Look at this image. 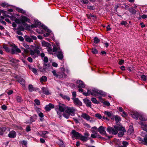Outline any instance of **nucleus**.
I'll list each match as a JSON object with an SVG mask.
<instances>
[{
  "label": "nucleus",
  "mask_w": 147,
  "mask_h": 147,
  "mask_svg": "<svg viewBox=\"0 0 147 147\" xmlns=\"http://www.w3.org/2000/svg\"><path fill=\"white\" fill-rule=\"evenodd\" d=\"M90 94L94 96H98L99 95L102 96H104L105 95V92L102 90H99L97 89L93 90L92 91L88 90L87 92L83 93V94L86 96H88Z\"/></svg>",
  "instance_id": "obj_1"
},
{
  "label": "nucleus",
  "mask_w": 147,
  "mask_h": 147,
  "mask_svg": "<svg viewBox=\"0 0 147 147\" xmlns=\"http://www.w3.org/2000/svg\"><path fill=\"white\" fill-rule=\"evenodd\" d=\"M114 129L112 127H108L107 129V130L110 134L116 135L118 133V130H119L121 128L123 130H124L121 125H115L114 126Z\"/></svg>",
  "instance_id": "obj_2"
},
{
  "label": "nucleus",
  "mask_w": 147,
  "mask_h": 147,
  "mask_svg": "<svg viewBox=\"0 0 147 147\" xmlns=\"http://www.w3.org/2000/svg\"><path fill=\"white\" fill-rule=\"evenodd\" d=\"M28 20L27 17L25 16H21L20 19H19L17 18H16L15 21L17 24H20L22 23L24 26L26 28L28 27V25L26 22Z\"/></svg>",
  "instance_id": "obj_3"
},
{
  "label": "nucleus",
  "mask_w": 147,
  "mask_h": 147,
  "mask_svg": "<svg viewBox=\"0 0 147 147\" xmlns=\"http://www.w3.org/2000/svg\"><path fill=\"white\" fill-rule=\"evenodd\" d=\"M98 130L97 128L96 127H94L92 128L91 131L92 133L91 135V137L93 138H100L101 137L100 136L98 133L97 131Z\"/></svg>",
  "instance_id": "obj_4"
},
{
  "label": "nucleus",
  "mask_w": 147,
  "mask_h": 147,
  "mask_svg": "<svg viewBox=\"0 0 147 147\" xmlns=\"http://www.w3.org/2000/svg\"><path fill=\"white\" fill-rule=\"evenodd\" d=\"M132 117L134 119H139L141 121L146 120L147 119L143 116L140 115L137 112H133L131 114Z\"/></svg>",
  "instance_id": "obj_5"
},
{
  "label": "nucleus",
  "mask_w": 147,
  "mask_h": 147,
  "mask_svg": "<svg viewBox=\"0 0 147 147\" xmlns=\"http://www.w3.org/2000/svg\"><path fill=\"white\" fill-rule=\"evenodd\" d=\"M76 111V109L73 107H67L66 108L65 112L69 115L72 116H74L75 115Z\"/></svg>",
  "instance_id": "obj_6"
},
{
  "label": "nucleus",
  "mask_w": 147,
  "mask_h": 147,
  "mask_svg": "<svg viewBox=\"0 0 147 147\" xmlns=\"http://www.w3.org/2000/svg\"><path fill=\"white\" fill-rule=\"evenodd\" d=\"M12 48L11 49V53L12 54H17L21 52V50L14 44L11 45Z\"/></svg>",
  "instance_id": "obj_7"
},
{
  "label": "nucleus",
  "mask_w": 147,
  "mask_h": 147,
  "mask_svg": "<svg viewBox=\"0 0 147 147\" xmlns=\"http://www.w3.org/2000/svg\"><path fill=\"white\" fill-rule=\"evenodd\" d=\"M66 107L65 105L64 104H61L59 105V111H57V113L59 115V117H61L60 112H63L65 110H66Z\"/></svg>",
  "instance_id": "obj_8"
},
{
  "label": "nucleus",
  "mask_w": 147,
  "mask_h": 147,
  "mask_svg": "<svg viewBox=\"0 0 147 147\" xmlns=\"http://www.w3.org/2000/svg\"><path fill=\"white\" fill-rule=\"evenodd\" d=\"M105 127L100 126L98 129V131L101 134L107 136V134L105 131Z\"/></svg>",
  "instance_id": "obj_9"
},
{
  "label": "nucleus",
  "mask_w": 147,
  "mask_h": 147,
  "mask_svg": "<svg viewBox=\"0 0 147 147\" xmlns=\"http://www.w3.org/2000/svg\"><path fill=\"white\" fill-rule=\"evenodd\" d=\"M71 133L72 137L76 138L77 139H79L81 135L80 134L76 131L75 130H73Z\"/></svg>",
  "instance_id": "obj_10"
},
{
  "label": "nucleus",
  "mask_w": 147,
  "mask_h": 147,
  "mask_svg": "<svg viewBox=\"0 0 147 147\" xmlns=\"http://www.w3.org/2000/svg\"><path fill=\"white\" fill-rule=\"evenodd\" d=\"M23 45L25 47L26 49L22 48L24 49V53H23L22 55L24 57H27L28 54V45L24 43Z\"/></svg>",
  "instance_id": "obj_11"
},
{
  "label": "nucleus",
  "mask_w": 147,
  "mask_h": 147,
  "mask_svg": "<svg viewBox=\"0 0 147 147\" xmlns=\"http://www.w3.org/2000/svg\"><path fill=\"white\" fill-rule=\"evenodd\" d=\"M141 135L144 138V140L142 141L143 144L147 145V135L145 134V131H144L141 133Z\"/></svg>",
  "instance_id": "obj_12"
},
{
  "label": "nucleus",
  "mask_w": 147,
  "mask_h": 147,
  "mask_svg": "<svg viewBox=\"0 0 147 147\" xmlns=\"http://www.w3.org/2000/svg\"><path fill=\"white\" fill-rule=\"evenodd\" d=\"M105 115H107L108 117H110L112 119H113L114 116L112 112H109L105 111L104 112Z\"/></svg>",
  "instance_id": "obj_13"
},
{
  "label": "nucleus",
  "mask_w": 147,
  "mask_h": 147,
  "mask_svg": "<svg viewBox=\"0 0 147 147\" xmlns=\"http://www.w3.org/2000/svg\"><path fill=\"white\" fill-rule=\"evenodd\" d=\"M17 80L22 85L24 89H25V81L22 78H17Z\"/></svg>",
  "instance_id": "obj_14"
},
{
  "label": "nucleus",
  "mask_w": 147,
  "mask_h": 147,
  "mask_svg": "<svg viewBox=\"0 0 147 147\" xmlns=\"http://www.w3.org/2000/svg\"><path fill=\"white\" fill-rule=\"evenodd\" d=\"M76 83L77 84H78V88H84L85 87V86L83 82L80 80H77Z\"/></svg>",
  "instance_id": "obj_15"
},
{
  "label": "nucleus",
  "mask_w": 147,
  "mask_h": 147,
  "mask_svg": "<svg viewBox=\"0 0 147 147\" xmlns=\"http://www.w3.org/2000/svg\"><path fill=\"white\" fill-rule=\"evenodd\" d=\"M74 103L76 105H78L80 106L82 105V102L77 98H73Z\"/></svg>",
  "instance_id": "obj_16"
},
{
  "label": "nucleus",
  "mask_w": 147,
  "mask_h": 147,
  "mask_svg": "<svg viewBox=\"0 0 147 147\" xmlns=\"http://www.w3.org/2000/svg\"><path fill=\"white\" fill-rule=\"evenodd\" d=\"M54 106L51 103H49L48 105H47L45 107V110L46 111H49L51 109L54 108Z\"/></svg>",
  "instance_id": "obj_17"
},
{
  "label": "nucleus",
  "mask_w": 147,
  "mask_h": 147,
  "mask_svg": "<svg viewBox=\"0 0 147 147\" xmlns=\"http://www.w3.org/2000/svg\"><path fill=\"white\" fill-rule=\"evenodd\" d=\"M57 56L58 58L60 60H62L63 59V56L61 51L60 50L58 51Z\"/></svg>",
  "instance_id": "obj_18"
},
{
  "label": "nucleus",
  "mask_w": 147,
  "mask_h": 147,
  "mask_svg": "<svg viewBox=\"0 0 147 147\" xmlns=\"http://www.w3.org/2000/svg\"><path fill=\"white\" fill-rule=\"evenodd\" d=\"M41 89L43 91L44 93L46 95H49L51 94V93L49 92L47 88L44 87L42 88Z\"/></svg>",
  "instance_id": "obj_19"
},
{
  "label": "nucleus",
  "mask_w": 147,
  "mask_h": 147,
  "mask_svg": "<svg viewBox=\"0 0 147 147\" xmlns=\"http://www.w3.org/2000/svg\"><path fill=\"white\" fill-rule=\"evenodd\" d=\"M81 117L87 121L89 120L90 118V116L85 113H83L81 115Z\"/></svg>",
  "instance_id": "obj_20"
},
{
  "label": "nucleus",
  "mask_w": 147,
  "mask_h": 147,
  "mask_svg": "<svg viewBox=\"0 0 147 147\" xmlns=\"http://www.w3.org/2000/svg\"><path fill=\"white\" fill-rule=\"evenodd\" d=\"M84 101L87 106L89 107H91V103L90 100L86 98L84 99Z\"/></svg>",
  "instance_id": "obj_21"
},
{
  "label": "nucleus",
  "mask_w": 147,
  "mask_h": 147,
  "mask_svg": "<svg viewBox=\"0 0 147 147\" xmlns=\"http://www.w3.org/2000/svg\"><path fill=\"white\" fill-rule=\"evenodd\" d=\"M16 136V133L14 131L10 132L8 135V137L11 138H14Z\"/></svg>",
  "instance_id": "obj_22"
},
{
  "label": "nucleus",
  "mask_w": 147,
  "mask_h": 147,
  "mask_svg": "<svg viewBox=\"0 0 147 147\" xmlns=\"http://www.w3.org/2000/svg\"><path fill=\"white\" fill-rule=\"evenodd\" d=\"M123 127V128L124 130H123L122 129H120L119 130H118V131H120L118 133V136L119 137H121L123 136V135L124 132H125V130L124 128Z\"/></svg>",
  "instance_id": "obj_23"
},
{
  "label": "nucleus",
  "mask_w": 147,
  "mask_h": 147,
  "mask_svg": "<svg viewBox=\"0 0 147 147\" xmlns=\"http://www.w3.org/2000/svg\"><path fill=\"white\" fill-rule=\"evenodd\" d=\"M141 127L143 130L147 132V124L144 123L142 122H141Z\"/></svg>",
  "instance_id": "obj_24"
},
{
  "label": "nucleus",
  "mask_w": 147,
  "mask_h": 147,
  "mask_svg": "<svg viewBox=\"0 0 147 147\" xmlns=\"http://www.w3.org/2000/svg\"><path fill=\"white\" fill-rule=\"evenodd\" d=\"M28 89L29 91L30 92L33 91L37 90L36 88H34L33 85L31 84H30L28 86Z\"/></svg>",
  "instance_id": "obj_25"
},
{
  "label": "nucleus",
  "mask_w": 147,
  "mask_h": 147,
  "mask_svg": "<svg viewBox=\"0 0 147 147\" xmlns=\"http://www.w3.org/2000/svg\"><path fill=\"white\" fill-rule=\"evenodd\" d=\"M58 78H65L66 76V75L64 72L62 73L58 72Z\"/></svg>",
  "instance_id": "obj_26"
},
{
  "label": "nucleus",
  "mask_w": 147,
  "mask_h": 147,
  "mask_svg": "<svg viewBox=\"0 0 147 147\" xmlns=\"http://www.w3.org/2000/svg\"><path fill=\"white\" fill-rule=\"evenodd\" d=\"M134 132L133 127L132 126L130 125L127 131V133L129 135H131Z\"/></svg>",
  "instance_id": "obj_27"
},
{
  "label": "nucleus",
  "mask_w": 147,
  "mask_h": 147,
  "mask_svg": "<svg viewBox=\"0 0 147 147\" xmlns=\"http://www.w3.org/2000/svg\"><path fill=\"white\" fill-rule=\"evenodd\" d=\"M35 25L32 24L30 26L31 28L37 27L38 26L40 25L41 24L40 22L36 21L35 22Z\"/></svg>",
  "instance_id": "obj_28"
},
{
  "label": "nucleus",
  "mask_w": 147,
  "mask_h": 147,
  "mask_svg": "<svg viewBox=\"0 0 147 147\" xmlns=\"http://www.w3.org/2000/svg\"><path fill=\"white\" fill-rule=\"evenodd\" d=\"M6 128L4 127H0V135H2L3 133L5 131Z\"/></svg>",
  "instance_id": "obj_29"
},
{
  "label": "nucleus",
  "mask_w": 147,
  "mask_h": 147,
  "mask_svg": "<svg viewBox=\"0 0 147 147\" xmlns=\"http://www.w3.org/2000/svg\"><path fill=\"white\" fill-rule=\"evenodd\" d=\"M48 133V132L47 131H40L38 133V134L42 137H45V135Z\"/></svg>",
  "instance_id": "obj_30"
},
{
  "label": "nucleus",
  "mask_w": 147,
  "mask_h": 147,
  "mask_svg": "<svg viewBox=\"0 0 147 147\" xmlns=\"http://www.w3.org/2000/svg\"><path fill=\"white\" fill-rule=\"evenodd\" d=\"M83 142H86L88 140V138L84 136L81 135L79 138Z\"/></svg>",
  "instance_id": "obj_31"
},
{
  "label": "nucleus",
  "mask_w": 147,
  "mask_h": 147,
  "mask_svg": "<svg viewBox=\"0 0 147 147\" xmlns=\"http://www.w3.org/2000/svg\"><path fill=\"white\" fill-rule=\"evenodd\" d=\"M42 45L47 47H49L51 45L49 43L45 41H43L42 42Z\"/></svg>",
  "instance_id": "obj_32"
},
{
  "label": "nucleus",
  "mask_w": 147,
  "mask_h": 147,
  "mask_svg": "<svg viewBox=\"0 0 147 147\" xmlns=\"http://www.w3.org/2000/svg\"><path fill=\"white\" fill-rule=\"evenodd\" d=\"M37 116L36 115H34L32 117H31L30 119V121L31 122H34L35 121L36 119Z\"/></svg>",
  "instance_id": "obj_33"
},
{
  "label": "nucleus",
  "mask_w": 147,
  "mask_h": 147,
  "mask_svg": "<svg viewBox=\"0 0 147 147\" xmlns=\"http://www.w3.org/2000/svg\"><path fill=\"white\" fill-rule=\"evenodd\" d=\"M16 10L18 12L22 14H24L26 13V11H25L23 10L22 9L20 8H16Z\"/></svg>",
  "instance_id": "obj_34"
},
{
  "label": "nucleus",
  "mask_w": 147,
  "mask_h": 147,
  "mask_svg": "<svg viewBox=\"0 0 147 147\" xmlns=\"http://www.w3.org/2000/svg\"><path fill=\"white\" fill-rule=\"evenodd\" d=\"M41 82H45L47 80V78L45 76H42L40 79Z\"/></svg>",
  "instance_id": "obj_35"
},
{
  "label": "nucleus",
  "mask_w": 147,
  "mask_h": 147,
  "mask_svg": "<svg viewBox=\"0 0 147 147\" xmlns=\"http://www.w3.org/2000/svg\"><path fill=\"white\" fill-rule=\"evenodd\" d=\"M60 96L62 97V98L64 99H66L68 101L69 100H70V98L67 96H65V95H63L62 94H60Z\"/></svg>",
  "instance_id": "obj_36"
},
{
  "label": "nucleus",
  "mask_w": 147,
  "mask_h": 147,
  "mask_svg": "<svg viewBox=\"0 0 147 147\" xmlns=\"http://www.w3.org/2000/svg\"><path fill=\"white\" fill-rule=\"evenodd\" d=\"M28 67L30 69L31 71L34 74H36L37 73V70L36 69L34 68H31V67L29 65H28Z\"/></svg>",
  "instance_id": "obj_37"
},
{
  "label": "nucleus",
  "mask_w": 147,
  "mask_h": 147,
  "mask_svg": "<svg viewBox=\"0 0 147 147\" xmlns=\"http://www.w3.org/2000/svg\"><path fill=\"white\" fill-rule=\"evenodd\" d=\"M47 51L48 52H49V53L50 54H53V50L52 48H51L50 47H48Z\"/></svg>",
  "instance_id": "obj_38"
},
{
  "label": "nucleus",
  "mask_w": 147,
  "mask_h": 147,
  "mask_svg": "<svg viewBox=\"0 0 147 147\" xmlns=\"http://www.w3.org/2000/svg\"><path fill=\"white\" fill-rule=\"evenodd\" d=\"M129 11L133 14H135L136 12V10L132 8L130 9Z\"/></svg>",
  "instance_id": "obj_39"
},
{
  "label": "nucleus",
  "mask_w": 147,
  "mask_h": 147,
  "mask_svg": "<svg viewBox=\"0 0 147 147\" xmlns=\"http://www.w3.org/2000/svg\"><path fill=\"white\" fill-rule=\"evenodd\" d=\"M60 49V48L59 47H56L55 46H54L53 48V52H56L57 51H59Z\"/></svg>",
  "instance_id": "obj_40"
},
{
  "label": "nucleus",
  "mask_w": 147,
  "mask_h": 147,
  "mask_svg": "<svg viewBox=\"0 0 147 147\" xmlns=\"http://www.w3.org/2000/svg\"><path fill=\"white\" fill-rule=\"evenodd\" d=\"M141 78L142 80L144 81H146L147 79V77L144 75H142Z\"/></svg>",
  "instance_id": "obj_41"
},
{
  "label": "nucleus",
  "mask_w": 147,
  "mask_h": 147,
  "mask_svg": "<svg viewBox=\"0 0 147 147\" xmlns=\"http://www.w3.org/2000/svg\"><path fill=\"white\" fill-rule=\"evenodd\" d=\"M114 118L116 122L119 121L121 120V118L118 115H116Z\"/></svg>",
  "instance_id": "obj_42"
},
{
  "label": "nucleus",
  "mask_w": 147,
  "mask_h": 147,
  "mask_svg": "<svg viewBox=\"0 0 147 147\" xmlns=\"http://www.w3.org/2000/svg\"><path fill=\"white\" fill-rule=\"evenodd\" d=\"M52 73H53V75L55 76L56 77H58V72L57 73L56 71L55 70H53L52 71Z\"/></svg>",
  "instance_id": "obj_43"
},
{
  "label": "nucleus",
  "mask_w": 147,
  "mask_h": 147,
  "mask_svg": "<svg viewBox=\"0 0 147 147\" xmlns=\"http://www.w3.org/2000/svg\"><path fill=\"white\" fill-rule=\"evenodd\" d=\"M59 145L60 147H65V145L63 144L62 141H60L59 142Z\"/></svg>",
  "instance_id": "obj_44"
},
{
  "label": "nucleus",
  "mask_w": 147,
  "mask_h": 147,
  "mask_svg": "<svg viewBox=\"0 0 147 147\" xmlns=\"http://www.w3.org/2000/svg\"><path fill=\"white\" fill-rule=\"evenodd\" d=\"M95 116L96 117L99 119H101L102 118L101 115L99 113H96L95 114Z\"/></svg>",
  "instance_id": "obj_45"
},
{
  "label": "nucleus",
  "mask_w": 147,
  "mask_h": 147,
  "mask_svg": "<svg viewBox=\"0 0 147 147\" xmlns=\"http://www.w3.org/2000/svg\"><path fill=\"white\" fill-rule=\"evenodd\" d=\"M91 101L93 103H94L97 104L98 103L97 100L95 98H91Z\"/></svg>",
  "instance_id": "obj_46"
},
{
  "label": "nucleus",
  "mask_w": 147,
  "mask_h": 147,
  "mask_svg": "<svg viewBox=\"0 0 147 147\" xmlns=\"http://www.w3.org/2000/svg\"><path fill=\"white\" fill-rule=\"evenodd\" d=\"M34 102L37 105H40V102L38 100L35 99L34 100Z\"/></svg>",
  "instance_id": "obj_47"
},
{
  "label": "nucleus",
  "mask_w": 147,
  "mask_h": 147,
  "mask_svg": "<svg viewBox=\"0 0 147 147\" xmlns=\"http://www.w3.org/2000/svg\"><path fill=\"white\" fill-rule=\"evenodd\" d=\"M92 53L94 54H96L98 53L97 50L95 48H92Z\"/></svg>",
  "instance_id": "obj_48"
},
{
  "label": "nucleus",
  "mask_w": 147,
  "mask_h": 147,
  "mask_svg": "<svg viewBox=\"0 0 147 147\" xmlns=\"http://www.w3.org/2000/svg\"><path fill=\"white\" fill-rule=\"evenodd\" d=\"M94 42L95 43H97L99 42L100 40L97 37H95L94 38Z\"/></svg>",
  "instance_id": "obj_49"
},
{
  "label": "nucleus",
  "mask_w": 147,
  "mask_h": 147,
  "mask_svg": "<svg viewBox=\"0 0 147 147\" xmlns=\"http://www.w3.org/2000/svg\"><path fill=\"white\" fill-rule=\"evenodd\" d=\"M70 115H69V114L67 113H64L63 114V117L66 119H68L69 118Z\"/></svg>",
  "instance_id": "obj_50"
},
{
  "label": "nucleus",
  "mask_w": 147,
  "mask_h": 147,
  "mask_svg": "<svg viewBox=\"0 0 147 147\" xmlns=\"http://www.w3.org/2000/svg\"><path fill=\"white\" fill-rule=\"evenodd\" d=\"M1 5L3 7H6L8 6V5L7 3H4L1 4Z\"/></svg>",
  "instance_id": "obj_51"
},
{
  "label": "nucleus",
  "mask_w": 147,
  "mask_h": 147,
  "mask_svg": "<svg viewBox=\"0 0 147 147\" xmlns=\"http://www.w3.org/2000/svg\"><path fill=\"white\" fill-rule=\"evenodd\" d=\"M81 2L84 4H87L89 2L88 0H81Z\"/></svg>",
  "instance_id": "obj_52"
},
{
  "label": "nucleus",
  "mask_w": 147,
  "mask_h": 147,
  "mask_svg": "<svg viewBox=\"0 0 147 147\" xmlns=\"http://www.w3.org/2000/svg\"><path fill=\"white\" fill-rule=\"evenodd\" d=\"M16 99L18 102H21L22 100L20 96H17L16 98Z\"/></svg>",
  "instance_id": "obj_53"
},
{
  "label": "nucleus",
  "mask_w": 147,
  "mask_h": 147,
  "mask_svg": "<svg viewBox=\"0 0 147 147\" xmlns=\"http://www.w3.org/2000/svg\"><path fill=\"white\" fill-rule=\"evenodd\" d=\"M21 143L22 144V145H24L26 146V145L27 144V142L25 140H23L21 142Z\"/></svg>",
  "instance_id": "obj_54"
},
{
  "label": "nucleus",
  "mask_w": 147,
  "mask_h": 147,
  "mask_svg": "<svg viewBox=\"0 0 147 147\" xmlns=\"http://www.w3.org/2000/svg\"><path fill=\"white\" fill-rule=\"evenodd\" d=\"M17 37L18 38L20 41H23L24 40L23 37L21 36H17Z\"/></svg>",
  "instance_id": "obj_55"
},
{
  "label": "nucleus",
  "mask_w": 147,
  "mask_h": 147,
  "mask_svg": "<svg viewBox=\"0 0 147 147\" xmlns=\"http://www.w3.org/2000/svg\"><path fill=\"white\" fill-rule=\"evenodd\" d=\"M87 7L89 9H90L91 10H94V8L93 6H88Z\"/></svg>",
  "instance_id": "obj_56"
},
{
  "label": "nucleus",
  "mask_w": 147,
  "mask_h": 147,
  "mask_svg": "<svg viewBox=\"0 0 147 147\" xmlns=\"http://www.w3.org/2000/svg\"><path fill=\"white\" fill-rule=\"evenodd\" d=\"M122 143L123 145V146H125L126 147V146L128 145V143L127 142H123Z\"/></svg>",
  "instance_id": "obj_57"
},
{
  "label": "nucleus",
  "mask_w": 147,
  "mask_h": 147,
  "mask_svg": "<svg viewBox=\"0 0 147 147\" xmlns=\"http://www.w3.org/2000/svg\"><path fill=\"white\" fill-rule=\"evenodd\" d=\"M9 60L12 63H15L16 62V60L13 57L10 58Z\"/></svg>",
  "instance_id": "obj_58"
},
{
  "label": "nucleus",
  "mask_w": 147,
  "mask_h": 147,
  "mask_svg": "<svg viewBox=\"0 0 147 147\" xmlns=\"http://www.w3.org/2000/svg\"><path fill=\"white\" fill-rule=\"evenodd\" d=\"M2 109L4 110H5L7 109V107L5 105H3L1 106Z\"/></svg>",
  "instance_id": "obj_59"
},
{
  "label": "nucleus",
  "mask_w": 147,
  "mask_h": 147,
  "mask_svg": "<svg viewBox=\"0 0 147 147\" xmlns=\"http://www.w3.org/2000/svg\"><path fill=\"white\" fill-rule=\"evenodd\" d=\"M35 53L38 54L40 53V51L38 49H36L34 50Z\"/></svg>",
  "instance_id": "obj_60"
},
{
  "label": "nucleus",
  "mask_w": 147,
  "mask_h": 147,
  "mask_svg": "<svg viewBox=\"0 0 147 147\" xmlns=\"http://www.w3.org/2000/svg\"><path fill=\"white\" fill-rule=\"evenodd\" d=\"M16 33L19 35H23L22 33L20 31V30L18 29L17 31H16Z\"/></svg>",
  "instance_id": "obj_61"
},
{
  "label": "nucleus",
  "mask_w": 147,
  "mask_h": 147,
  "mask_svg": "<svg viewBox=\"0 0 147 147\" xmlns=\"http://www.w3.org/2000/svg\"><path fill=\"white\" fill-rule=\"evenodd\" d=\"M35 109L36 111L38 113H39L40 111V108L37 107H35Z\"/></svg>",
  "instance_id": "obj_62"
},
{
  "label": "nucleus",
  "mask_w": 147,
  "mask_h": 147,
  "mask_svg": "<svg viewBox=\"0 0 147 147\" xmlns=\"http://www.w3.org/2000/svg\"><path fill=\"white\" fill-rule=\"evenodd\" d=\"M121 24L122 25H126L127 24V23L125 21H123L121 22Z\"/></svg>",
  "instance_id": "obj_63"
},
{
  "label": "nucleus",
  "mask_w": 147,
  "mask_h": 147,
  "mask_svg": "<svg viewBox=\"0 0 147 147\" xmlns=\"http://www.w3.org/2000/svg\"><path fill=\"white\" fill-rule=\"evenodd\" d=\"M44 60L45 63H47L48 61V59L47 57H45L44 58Z\"/></svg>",
  "instance_id": "obj_64"
}]
</instances>
